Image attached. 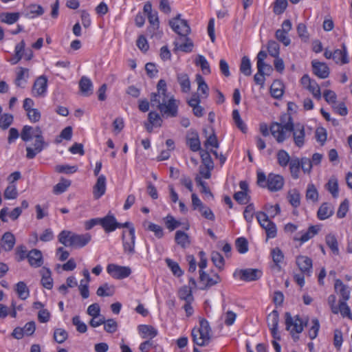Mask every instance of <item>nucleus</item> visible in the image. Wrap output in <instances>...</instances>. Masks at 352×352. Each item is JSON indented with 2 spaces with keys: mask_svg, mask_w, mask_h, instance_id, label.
I'll list each match as a JSON object with an SVG mask.
<instances>
[{
  "mask_svg": "<svg viewBox=\"0 0 352 352\" xmlns=\"http://www.w3.org/2000/svg\"><path fill=\"white\" fill-rule=\"evenodd\" d=\"M70 185L71 182L69 180L61 179L60 182L54 186L53 192L57 195L61 194L66 191Z\"/></svg>",
  "mask_w": 352,
  "mask_h": 352,
  "instance_id": "obj_55",
  "label": "nucleus"
},
{
  "mask_svg": "<svg viewBox=\"0 0 352 352\" xmlns=\"http://www.w3.org/2000/svg\"><path fill=\"white\" fill-rule=\"evenodd\" d=\"M186 144L192 151L196 152L201 150V143L197 133H192L186 138Z\"/></svg>",
  "mask_w": 352,
  "mask_h": 352,
  "instance_id": "obj_30",
  "label": "nucleus"
},
{
  "mask_svg": "<svg viewBox=\"0 0 352 352\" xmlns=\"http://www.w3.org/2000/svg\"><path fill=\"white\" fill-rule=\"evenodd\" d=\"M100 225L107 233L113 232L118 228V221L113 214H108L103 218H100Z\"/></svg>",
  "mask_w": 352,
  "mask_h": 352,
  "instance_id": "obj_21",
  "label": "nucleus"
},
{
  "mask_svg": "<svg viewBox=\"0 0 352 352\" xmlns=\"http://www.w3.org/2000/svg\"><path fill=\"white\" fill-rule=\"evenodd\" d=\"M180 17L181 14H178L169 21V25L173 30L180 36H187L190 33V28L188 21Z\"/></svg>",
  "mask_w": 352,
  "mask_h": 352,
  "instance_id": "obj_8",
  "label": "nucleus"
},
{
  "mask_svg": "<svg viewBox=\"0 0 352 352\" xmlns=\"http://www.w3.org/2000/svg\"><path fill=\"white\" fill-rule=\"evenodd\" d=\"M334 289L336 292L341 296L339 301H347L350 298L351 291L349 287L344 285L341 280H336Z\"/></svg>",
  "mask_w": 352,
  "mask_h": 352,
  "instance_id": "obj_23",
  "label": "nucleus"
},
{
  "mask_svg": "<svg viewBox=\"0 0 352 352\" xmlns=\"http://www.w3.org/2000/svg\"><path fill=\"white\" fill-rule=\"evenodd\" d=\"M18 192L16 187L14 184H10L7 186L4 192V197L6 199H14L17 197Z\"/></svg>",
  "mask_w": 352,
  "mask_h": 352,
  "instance_id": "obj_64",
  "label": "nucleus"
},
{
  "mask_svg": "<svg viewBox=\"0 0 352 352\" xmlns=\"http://www.w3.org/2000/svg\"><path fill=\"white\" fill-rule=\"evenodd\" d=\"M196 81L198 84V91H201V94L205 95L206 96H208V86L206 83L204 78L199 74L196 75Z\"/></svg>",
  "mask_w": 352,
  "mask_h": 352,
  "instance_id": "obj_58",
  "label": "nucleus"
},
{
  "mask_svg": "<svg viewBox=\"0 0 352 352\" xmlns=\"http://www.w3.org/2000/svg\"><path fill=\"white\" fill-rule=\"evenodd\" d=\"M175 239V242L183 248L188 246L190 243L188 235L181 230L176 232Z\"/></svg>",
  "mask_w": 352,
  "mask_h": 352,
  "instance_id": "obj_42",
  "label": "nucleus"
},
{
  "mask_svg": "<svg viewBox=\"0 0 352 352\" xmlns=\"http://www.w3.org/2000/svg\"><path fill=\"white\" fill-rule=\"evenodd\" d=\"M320 228L318 226H311L306 232L301 234L300 237H296L294 239L300 241L302 243H305L317 234Z\"/></svg>",
  "mask_w": 352,
  "mask_h": 352,
  "instance_id": "obj_33",
  "label": "nucleus"
},
{
  "mask_svg": "<svg viewBox=\"0 0 352 352\" xmlns=\"http://www.w3.org/2000/svg\"><path fill=\"white\" fill-rule=\"evenodd\" d=\"M210 331L208 322L204 318L200 320L199 327L192 330L191 335L194 343L201 346L207 345L210 340Z\"/></svg>",
  "mask_w": 352,
  "mask_h": 352,
  "instance_id": "obj_4",
  "label": "nucleus"
},
{
  "mask_svg": "<svg viewBox=\"0 0 352 352\" xmlns=\"http://www.w3.org/2000/svg\"><path fill=\"white\" fill-rule=\"evenodd\" d=\"M44 13L43 7L37 4H31L27 8L26 16L29 18H34L36 16H41Z\"/></svg>",
  "mask_w": 352,
  "mask_h": 352,
  "instance_id": "obj_45",
  "label": "nucleus"
},
{
  "mask_svg": "<svg viewBox=\"0 0 352 352\" xmlns=\"http://www.w3.org/2000/svg\"><path fill=\"white\" fill-rule=\"evenodd\" d=\"M79 87L82 94L85 96H88L92 94V82L91 80L86 76H82L80 80Z\"/></svg>",
  "mask_w": 352,
  "mask_h": 352,
  "instance_id": "obj_31",
  "label": "nucleus"
},
{
  "mask_svg": "<svg viewBox=\"0 0 352 352\" xmlns=\"http://www.w3.org/2000/svg\"><path fill=\"white\" fill-rule=\"evenodd\" d=\"M29 78V69L20 67L16 72V78L14 84L16 87L23 88L28 82Z\"/></svg>",
  "mask_w": 352,
  "mask_h": 352,
  "instance_id": "obj_26",
  "label": "nucleus"
},
{
  "mask_svg": "<svg viewBox=\"0 0 352 352\" xmlns=\"http://www.w3.org/2000/svg\"><path fill=\"white\" fill-rule=\"evenodd\" d=\"M287 200L294 208H298L300 204V195L298 190L292 189L288 191Z\"/></svg>",
  "mask_w": 352,
  "mask_h": 352,
  "instance_id": "obj_41",
  "label": "nucleus"
},
{
  "mask_svg": "<svg viewBox=\"0 0 352 352\" xmlns=\"http://www.w3.org/2000/svg\"><path fill=\"white\" fill-rule=\"evenodd\" d=\"M270 92L274 98H281L283 94V85L279 81H274L271 85Z\"/></svg>",
  "mask_w": 352,
  "mask_h": 352,
  "instance_id": "obj_51",
  "label": "nucleus"
},
{
  "mask_svg": "<svg viewBox=\"0 0 352 352\" xmlns=\"http://www.w3.org/2000/svg\"><path fill=\"white\" fill-rule=\"evenodd\" d=\"M58 237L60 243L74 248H82L91 240V235L88 232L79 234L68 230L61 231Z\"/></svg>",
  "mask_w": 352,
  "mask_h": 352,
  "instance_id": "obj_2",
  "label": "nucleus"
},
{
  "mask_svg": "<svg viewBox=\"0 0 352 352\" xmlns=\"http://www.w3.org/2000/svg\"><path fill=\"white\" fill-rule=\"evenodd\" d=\"M47 78L41 75L36 78L32 89V96L34 97H45L47 90Z\"/></svg>",
  "mask_w": 352,
  "mask_h": 352,
  "instance_id": "obj_12",
  "label": "nucleus"
},
{
  "mask_svg": "<svg viewBox=\"0 0 352 352\" xmlns=\"http://www.w3.org/2000/svg\"><path fill=\"white\" fill-rule=\"evenodd\" d=\"M115 289L113 285H109L108 283H104L100 286L97 291L96 294L98 296H111L114 294Z\"/></svg>",
  "mask_w": 352,
  "mask_h": 352,
  "instance_id": "obj_44",
  "label": "nucleus"
},
{
  "mask_svg": "<svg viewBox=\"0 0 352 352\" xmlns=\"http://www.w3.org/2000/svg\"><path fill=\"white\" fill-rule=\"evenodd\" d=\"M177 295L180 300H184L185 302L194 301V297L190 286L184 285L181 287L178 290Z\"/></svg>",
  "mask_w": 352,
  "mask_h": 352,
  "instance_id": "obj_32",
  "label": "nucleus"
},
{
  "mask_svg": "<svg viewBox=\"0 0 352 352\" xmlns=\"http://www.w3.org/2000/svg\"><path fill=\"white\" fill-rule=\"evenodd\" d=\"M337 310L338 314L340 313L343 318H348L352 320V314L346 301H339Z\"/></svg>",
  "mask_w": 352,
  "mask_h": 352,
  "instance_id": "obj_47",
  "label": "nucleus"
},
{
  "mask_svg": "<svg viewBox=\"0 0 352 352\" xmlns=\"http://www.w3.org/2000/svg\"><path fill=\"white\" fill-rule=\"evenodd\" d=\"M147 16L151 25L147 28L148 34L150 35L151 38L155 37L157 39L161 38L163 33L162 31H159L160 21L157 12L155 11Z\"/></svg>",
  "mask_w": 352,
  "mask_h": 352,
  "instance_id": "obj_11",
  "label": "nucleus"
},
{
  "mask_svg": "<svg viewBox=\"0 0 352 352\" xmlns=\"http://www.w3.org/2000/svg\"><path fill=\"white\" fill-rule=\"evenodd\" d=\"M256 217L260 226L265 230L267 239H273L276 236L277 229L275 223L263 212H258Z\"/></svg>",
  "mask_w": 352,
  "mask_h": 352,
  "instance_id": "obj_6",
  "label": "nucleus"
},
{
  "mask_svg": "<svg viewBox=\"0 0 352 352\" xmlns=\"http://www.w3.org/2000/svg\"><path fill=\"white\" fill-rule=\"evenodd\" d=\"M19 12H2L0 14V21L12 25L19 20Z\"/></svg>",
  "mask_w": 352,
  "mask_h": 352,
  "instance_id": "obj_39",
  "label": "nucleus"
},
{
  "mask_svg": "<svg viewBox=\"0 0 352 352\" xmlns=\"http://www.w3.org/2000/svg\"><path fill=\"white\" fill-rule=\"evenodd\" d=\"M15 242V236L10 232H5L2 236L1 246L6 252H9L13 249Z\"/></svg>",
  "mask_w": 352,
  "mask_h": 352,
  "instance_id": "obj_28",
  "label": "nucleus"
},
{
  "mask_svg": "<svg viewBox=\"0 0 352 352\" xmlns=\"http://www.w3.org/2000/svg\"><path fill=\"white\" fill-rule=\"evenodd\" d=\"M175 51L180 50L184 52H191L193 48L192 41L187 36H181L174 41Z\"/></svg>",
  "mask_w": 352,
  "mask_h": 352,
  "instance_id": "obj_19",
  "label": "nucleus"
},
{
  "mask_svg": "<svg viewBox=\"0 0 352 352\" xmlns=\"http://www.w3.org/2000/svg\"><path fill=\"white\" fill-rule=\"evenodd\" d=\"M107 179L104 175L98 177L96 183L93 187V195L96 199H100L106 192Z\"/></svg>",
  "mask_w": 352,
  "mask_h": 352,
  "instance_id": "obj_20",
  "label": "nucleus"
},
{
  "mask_svg": "<svg viewBox=\"0 0 352 352\" xmlns=\"http://www.w3.org/2000/svg\"><path fill=\"white\" fill-rule=\"evenodd\" d=\"M292 135L294 144L301 148L305 145V126L301 123L294 124L293 122V129Z\"/></svg>",
  "mask_w": 352,
  "mask_h": 352,
  "instance_id": "obj_13",
  "label": "nucleus"
},
{
  "mask_svg": "<svg viewBox=\"0 0 352 352\" xmlns=\"http://www.w3.org/2000/svg\"><path fill=\"white\" fill-rule=\"evenodd\" d=\"M276 157L278 165L283 168L286 167L292 160L289 153L283 149L279 150L277 152Z\"/></svg>",
  "mask_w": 352,
  "mask_h": 352,
  "instance_id": "obj_43",
  "label": "nucleus"
},
{
  "mask_svg": "<svg viewBox=\"0 0 352 352\" xmlns=\"http://www.w3.org/2000/svg\"><path fill=\"white\" fill-rule=\"evenodd\" d=\"M36 133H38L37 127L33 128L31 126L25 125L23 127L20 136L23 142H27L32 138H35Z\"/></svg>",
  "mask_w": 352,
  "mask_h": 352,
  "instance_id": "obj_35",
  "label": "nucleus"
},
{
  "mask_svg": "<svg viewBox=\"0 0 352 352\" xmlns=\"http://www.w3.org/2000/svg\"><path fill=\"white\" fill-rule=\"evenodd\" d=\"M107 273L116 279H123L130 276L131 270L129 267L120 266L116 264H109L107 267Z\"/></svg>",
  "mask_w": 352,
  "mask_h": 352,
  "instance_id": "obj_10",
  "label": "nucleus"
},
{
  "mask_svg": "<svg viewBox=\"0 0 352 352\" xmlns=\"http://www.w3.org/2000/svg\"><path fill=\"white\" fill-rule=\"evenodd\" d=\"M234 276H238L239 278L245 281H254L261 277L262 272L257 269H245L239 272H235Z\"/></svg>",
  "mask_w": 352,
  "mask_h": 352,
  "instance_id": "obj_14",
  "label": "nucleus"
},
{
  "mask_svg": "<svg viewBox=\"0 0 352 352\" xmlns=\"http://www.w3.org/2000/svg\"><path fill=\"white\" fill-rule=\"evenodd\" d=\"M41 284L42 285L47 289H51L53 287V279L51 277V272L49 269L43 267L41 270Z\"/></svg>",
  "mask_w": 352,
  "mask_h": 352,
  "instance_id": "obj_37",
  "label": "nucleus"
},
{
  "mask_svg": "<svg viewBox=\"0 0 352 352\" xmlns=\"http://www.w3.org/2000/svg\"><path fill=\"white\" fill-rule=\"evenodd\" d=\"M240 71L245 76H250L252 74L251 69V63L250 60L248 56H243L241 59V63L240 65Z\"/></svg>",
  "mask_w": 352,
  "mask_h": 352,
  "instance_id": "obj_53",
  "label": "nucleus"
},
{
  "mask_svg": "<svg viewBox=\"0 0 352 352\" xmlns=\"http://www.w3.org/2000/svg\"><path fill=\"white\" fill-rule=\"evenodd\" d=\"M195 63L197 66H199L204 74H210V65L206 58L202 55H198L195 59Z\"/></svg>",
  "mask_w": 352,
  "mask_h": 352,
  "instance_id": "obj_46",
  "label": "nucleus"
},
{
  "mask_svg": "<svg viewBox=\"0 0 352 352\" xmlns=\"http://www.w3.org/2000/svg\"><path fill=\"white\" fill-rule=\"evenodd\" d=\"M15 291L21 300H25L30 296V290L23 281H19L16 284Z\"/></svg>",
  "mask_w": 352,
  "mask_h": 352,
  "instance_id": "obj_40",
  "label": "nucleus"
},
{
  "mask_svg": "<svg viewBox=\"0 0 352 352\" xmlns=\"http://www.w3.org/2000/svg\"><path fill=\"white\" fill-rule=\"evenodd\" d=\"M296 263L300 270L305 275L310 276L312 272V260L307 256H298Z\"/></svg>",
  "mask_w": 352,
  "mask_h": 352,
  "instance_id": "obj_18",
  "label": "nucleus"
},
{
  "mask_svg": "<svg viewBox=\"0 0 352 352\" xmlns=\"http://www.w3.org/2000/svg\"><path fill=\"white\" fill-rule=\"evenodd\" d=\"M37 131L38 133L35 134V141L33 144V147H26V157L30 160L34 159L37 154L48 146V143L45 142L42 131L38 126H37Z\"/></svg>",
  "mask_w": 352,
  "mask_h": 352,
  "instance_id": "obj_5",
  "label": "nucleus"
},
{
  "mask_svg": "<svg viewBox=\"0 0 352 352\" xmlns=\"http://www.w3.org/2000/svg\"><path fill=\"white\" fill-rule=\"evenodd\" d=\"M232 119L234 122L236 126L243 133H245L247 131V127L245 124L243 122L241 119L239 111L238 109H234L232 111Z\"/></svg>",
  "mask_w": 352,
  "mask_h": 352,
  "instance_id": "obj_52",
  "label": "nucleus"
},
{
  "mask_svg": "<svg viewBox=\"0 0 352 352\" xmlns=\"http://www.w3.org/2000/svg\"><path fill=\"white\" fill-rule=\"evenodd\" d=\"M333 214V207L328 204L323 203L318 210V217L320 220H324L330 217Z\"/></svg>",
  "mask_w": 352,
  "mask_h": 352,
  "instance_id": "obj_29",
  "label": "nucleus"
},
{
  "mask_svg": "<svg viewBox=\"0 0 352 352\" xmlns=\"http://www.w3.org/2000/svg\"><path fill=\"white\" fill-rule=\"evenodd\" d=\"M148 122L155 125V127H160L162 124V119L160 114L155 111H151L148 115Z\"/></svg>",
  "mask_w": 352,
  "mask_h": 352,
  "instance_id": "obj_60",
  "label": "nucleus"
},
{
  "mask_svg": "<svg viewBox=\"0 0 352 352\" xmlns=\"http://www.w3.org/2000/svg\"><path fill=\"white\" fill-rule=\"evenodd\" d=\"M25 43L23 40L17 43L14 47V54L10 60L12 65L17 64L23 57L25 53Z\"/></svg>",
  "mask_w": 352,
  "mask_h": 352,
  "instance_id": "obj_27",
  "label": "nucleus"
},
{
  "mask_svg": "<svg viewBox=\"0 0 352 352\" xmlns=\"http://www.w3.org/2000/svg\"><path fill=\"white\" fill-rule=\"evenodd\" d=\"M164 223L166 228L170 231L174 230L181 225V223L177 221L171 215H168L166 217V218L164 219Z\"/></svg>",
  "mask_w": 352,
  "mask_h": 352,
  "instance_id": "obj_63",
  "label": "nucleus"
},
{
  "mask_svg": "<svg viewBox=\"0 0 352 352\" xmlns=\"http://www.w3.org/2000/svg\"><path fill=\"white\" fill-rule=\"evenodd\" d=\"M135 230L131 228V230L123 231L122 234V247L124 253L132 256L135 253Z\"/></svg>",
  "mask_w": 352,
  "mask_h": 352,
  "instance_id": "obj_7",
  "label": "nucleus"
},
{
  "mask_svg": "<svg viewBox=\"0 0 352 352\" xmlns=\"http://www.w3.org/2000/svg\"><path fill=\"white\" fill-rule=\"evenodd\" d=\"M177 81L184 93H188L190 90V82L188 74L185 73H179L177 75Z\"/></svg>",
  "mask_w": 352,
  "mask_h": 352,
  "instance_id": "obj_36",
  "label": "nucleus"
},
{
  "mask_svg": "<svg viewBox=\"0 0 352 352\" xmlns=\"http://www.w3.org/2000/svg\"><path fill=\"white\" fill-rule=\"evenodd\" d=\"M267 188L272 192L281 190L284 185V178L280 175L270 173L267 179Z\"/></svg>",
  "mask_w": 352,
  "mask_h": 352,
  "instance_id": "obj_16",
  "label": "nucleus"
},
{
  "mask_svg": "<svg viewBox=\"0 0 352 352\" xmlns=\"http://www.w3.org/2000/svg\"><path fill=\"white\" fill-rule=\"evenodd\" d=\"M68 338V333L61 328L56 329L54 332V340L59 343H63Z\"/></svg>",
  "mask_w": 352,
  "mask_h": 352,
  "instance_id": "obj_57",
  "label": "nucleus"
},
{
  "mask_svg": "<svg viewBox=\"0 0 352 352\" xmlns=\"http://www.w3.org/2000/svg\"><path fill=\"white\" fill-rule=\"evenodd\" d=\"M326 189L334 198L338 196V182L336 177H331L326 184Z\"/></svg>",
  "mask_w": 352,
  "mask_h": 352,
  "instance_id": "obj_50",
  "label": "nucleus"
},
{
  "mask_svg": "<svg viewBox=\"0 0 352 352\" xmlns=\"http://www.w3.org/2000/svg\"><path fill=\"white\" fill-rule=\"evenodd\" d=\"M325 241L327 246L331 249L334 254H339L338 243L336 236L333 234H327L325 237Z\"/></svg>",
  "mask_w": 352,
  "mask_h": 352,
  "instance_id": "obj_48",
  "label": "nucleus"
},
{
  "mask_svg": "<svg viewBox=\"0 0 352 352\" xmlns=\"http://www.w3.org/2000/svg\"><path fill=\"white\" fill-rule=\"evenodd\" d=\"M267 325L271 331L273 338L280 339V335L278 331V325L279 321V314L278 311L273 310L267 318Z\"/></svg>",
  "mask_w": 352,
  "mask_h": 352,
  "instance_id": "obj_15",
  "label": "nucleus"
},
{
  "mask_svg": "<svg viewBox=\"0 0 352 352\" xmlns=\"http://www.w3.org/2000/svg\"><path fill=\"white\" fill-rule=\"evenodd\" d=\"M13 122V116L9 113H4L0 117V128L7 129Z\"/></svg>",
  "mask_w": 352,
  "mask_h": 352,
  "instance_id": "obj_61",
  "label": "nucleus"
},
{
  "mask_svg": "<svg viewBox=\"0 0 352 352\" xmlns=\"http://www.w3.org/2000/svg\"><path fill=\"white\" fill-rule=\"evenodd\" d=\"M235 246L240 254H245L248 251V242L244 237H239L235 241Z\"/></svg>",
  "mask_w": 352,
  "mask_h": 352,
  "instance_id": "obj_56",
  "label": "nucleus"
},
{
  "mask_svg": "<svg viewBox=\"0 0 352 352\" xmlns=\"http://www.w3.org/2000/svg\"><path fill=\"white\" fill-rule=\"evenodd\" d=\"M267 50L270 56L277 58L280 53L279 44L275 41H270L267 43Z\"/></svg>",
  "mask_w": 352,
  "mask_h": 352,
  "instance_id": "obj_59",
  "label": "nucleus"
},
{
  "mask_svg": "<svg viewBox=\"0 0 352 352\" xmlns=\"http://www.w3.org/2000/svg\"><path fill=\"white\" fill-rule=\"evenodd\" d=\"M285 317L286 329L290 331L292 336L294 333H300L303 331V322L298 315L292 317L290 313L286 312Z\"/></svg>",
  "mask_w": 352,
  "mask_h": 352,
  "instance_id": "obj_9",
  "label": "nucleus"
},
{
  "mask_svg": "<svg viewBox=\"0 0 352 352\" xmlns=\"http://www.w3.org/2000/svg\"><path fill=\"white\" fill-rule=\"evenodd\" d=\"M211 260L214 265L219 269H222L224 266V258L218 252H212L211 254Z\"/></svg>",
  "mask_w": 352,
  "mask_h": 352,
  "instance_id": "obj_62",
  "label": "nucleus"
},
{
  "mask_svg": "<svg viewBox=\"0 0 352 352\" xmlns=\"http://www.w3.org/2000/svg\"><path fill=\"white\" fill-rule=\"evenodd\" d=\"M306 198L316 202L318 200V192L313 184H309L306 190Z\"/></svg>",
  "mask_w": 352,
  "mask_h": 352,
  "instance_id": "obj_54",
  "label": "nucleus"
},
{
  "mask_svg": "<svg viewBox=\"0 0 352 352\" xmlns=\"http://www.w3.org/2000/svg\"><path fill=\"white\" fill-rule=\"evenodd\" d=\"M313 73L320 78H327L329 76V68L328 65L317 60L311 62Z\"/></svg>",
  "mask_w": 352,
  "mask_h": 352,
  "instance_id": "obj_17",
  "label": "nucleus"
},
{
  "mask_svg": "<svg viewBox=\"0 0 352 352\" xmlns=\"http://www.w3.org/2000/svg\"><path fill=\"white\" fill-rule=\"evenodd\" d=\"M151 104L152 106H156L160 111L162 116L165 118L177 116L179 102L175 99L173 96L157 99Z\"/></svg>",
  "mask_w": 352,
  "mask_h": 352,
  "instance_id": "obj_3",
  "label": "nucleus"
},
{
  "mask_svg": "<svg viewBox=\"0 0 352 352\" xmlns=\"http://www.w3.org/2000/svg\"><path fill=\"white\" fill-rule=\"evenodd\" d=\"M27 258L33 267H39L43 264L42 252L37 249L30 250L27 254Z\"/></svg>",
  "mask_w": 352,
  "mask_h": 352,
  "instance_id": "obj_22",
  "label": "nucleus"
},
{
  "mask_svg": "<svg viewBox=\"0 0 352 352\" xmlns=\"http://www.w3.org/2000/svg\"><path fill=\"white\" fill-rule=\"evenodd\" d=\"M272 260L276 267L280 268V263L283 262L284 254L279 248H273L271 250Z\"/></svg>",
  "mask_w": 352,
  "mask_h": 352,
  "instance_id": "obj_49",
  "label": "nucleus"
},
{
  "mask_svg": "<svg viewBox=\"0 0 352 352\" xmlns=\"http://www.w3.org/2000/svg\"><path fill=\"white\" fill-rule=\"evenodd\" d=\"M293 129V118L289 113L280 116L279 122H272L270 126L271 134L278 143H282L288 139Z\"/></svg>",
  "mask_w": 352,
  "mask_h": 352,
  "instance_id": "obj_1",
  "label": "nucleus"
},
{
  "mask_svg": "<svg viewBox=\"0 0 352 352\" xmlns=\"http://www.w3.org/2000/svg\"><path fill=\"white\" fill-rule=\"evenodd\" d=\"M139 333L142 335L143 338L150 337L155 338L157 335V331L152 326L147 324H140L138 327Z\"/></svg>",
  "mask_w": 352,
  "mask_h": 352,
  "instance_id": "obj_34",
  "label": "nucleus"
},
{
  "mask_svg": "<svg viewBox=\"0 0 352 352\" xmlns=\"http://www.w3.org/2000/svg\"><path fill=\"white\" fill-rule=\"evenodd\" d=\"M288 165L289 166V170L292 178L294 179H298L301 168L300 159L298 157L292 158Z\"/></svg>",
  "mask_w": 352,
  "mask_h": 352,
  "instance_id": "obj_38",
  "label": "nucleus"
},
{
  "mask_svg": "<svg viewBox=\"0 0 352 352\" xmlns=\"http://www.w3.org/2000/svg\"><path fill=\"white\" fill-rule=\"evenodd\" d=\"M157 93H152L151 94V103H153V101H156L159 98H165V97L170 96L167 94V86L166 82L164 80L160 79L157 85Z\"/></svg>",
  "mask_w": 352,
  "mask_h": 352,
  "instance_id": "obj_24",
  "label": "nucleus"
},
{
  "mask_svg": "<svg viewBox=\"0 0 352 352\" xmlns=\"http://www.w3.org/2000/svg\"><path fill=\"white\" fill-rule=\"evenodd\" d=\"M333 60L336 64L344 65L349 63L348 54L345 44L342 45V49L333 51Z\"/></svg>",
  "mask_w": 352,
  "mask_h": 352,
  "instance_id": "obj_25",
  "label": "nucleus"
}]
</instances>
